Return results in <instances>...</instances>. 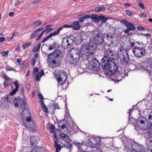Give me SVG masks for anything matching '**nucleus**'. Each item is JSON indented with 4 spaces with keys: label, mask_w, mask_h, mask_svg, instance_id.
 Masks as SVG:
<instances>
[{
    "label": "nucleus",
    "mask_w": 152,
    "mask_h": 152,
    "mask_svg": "<svg viewBox=\"0 0 152 152\" xmlns=\"http://www.w3.org/2000/svg\"><path fill=\"white\" fill-rule=\"evenodd\" d=\"M101 65L104 73L110 76L118 71L117 63L113 60H110L107 55L103 56Z\"/></svg>",
    "instance_id": "obj_1"
},
{
    "label": "nucleus",
    "mask_w": 152,
    "mask_h": 152,
    "mask_svg": "<svg viewBox=\"0 0 152 152\" xmlns=\"http://www.w3.org/2000/svg\"><path fill=\"white\" fill-rule=\"evenodd\" d=\"M62 53L59 49L54 50L48 56L47 62L49 67L53 68L58 65L62 56Z\"/></svg>",
    "instance_id": "obj_2"
},
{
    "label": "nucleus",
    "mask_w": 152,
    "mask_h": 152,
    "mask_svg": "<svg viewBox=\"0 0 152 152\" xmlns=\"http://www.w3.org/2000/svg\"><path fill=\"white\" fill-rule=\"evenodd\" d=\"M26 111L24 109L21 114L23 121L24 125L27 129L31 132H34L36 130V128L33 121L31 117L28 116L29 113L27 110Z\"/></svg>",
    "instance_id": "obj_3"
},
{
    "label": "nucleus",
    "mask_w": 152,
    "mask_h": 152,
    "mask_svg": "<svg viewBox=\"0 0 152 152\" xmlns=\"http://www.w3.org/2000/svg\"><path fill=\"white\" fill-rule=\"evenodd\" d=\"M91 37L96 45H101L104 41V37L102 33L99 29L93 30L91 32Z\"/></svg>",
    "instance_id": "obj_4"
},
{
    "label": "nucleus",
    "mask_w": 152,
    "mask_h": 152,
    "mask_svg": "<svg viewBox=\"0 0 152 152\" xmlns=\"http://www.w3.org/2000/svg\"><path fill=\"white\" fill-rule=\"evenodd\" d=\"M13 83L15 86V88L12 90L8 96H5L6 97L2 98L1 100V102L2 103L1 105L5 107H8L11 103L12 99L9 96H13L18 91L19 88V85L18 83L17 80L13 82Z\"/></svg>",
    "instance_id": "obj_5"
},
{
    "label": "nucleus",
    "mask_w": 152,
    "mask_h": 152,
    "mask_svg": "<svg viewBox=\"0 0 152 152\" xmlns=\"http://www.w3.org/2000/svg\"><path fill=\"white\" fill-rule=\"evenodd\" d=\"M88 45L86 44H83L82 45L81 49L80 50V56L81 58L84 60H87L89 58L90 54H92V52H91L90 50L91 49V47L93 48L94 50L96 49L95 46H90L89 45V50L88 48Z\"/></svg>",
    "instance_id": "obj_6"
},
{
    "label": "nucleus",
    "mask_w": 152,
    "mask_h": 152,
    "mask_svg": "<svg viewBox=\"0 0 152 152\" xmlns=\"http://www.w3.org/2000/svg\"><path fill=\"white\" fill-rule=\"evenodd\" d=\"M131 146L130 148L127 147L126 149L127 152H146L142 148V146L139 145L135 142H132L131 143Z\"/></svg>",
    "instance_id": "obj_7"
},
{
    "label": "nucleus",
    "mask_w": 152,
    "mask_h": 152,
    "mask_svg": "<svg viewBox=\"0 0 152 152\" xmlns=\"http://www.w3.org/2000/svg\"><path fill=\"white\" fill-rule=\"evenodd\" d=\"M54 73L58 82L59 83L61 82H62L60 83L61 85H63L66 81L67 78L66 73L65 72L62 70H58L55 71Z\"/></svg>",
    "instance_id": "obj_8"
},
{
    "label": "nucleus",
    "mask_w": 152,
    "mask_h": 152,
    "mask_svg": "<svg viewBox=\"0 0 152 152\" xmlns=\"http://www.w3.org/2000/svg\"><path fill=\"white\" fill-rule=\"evenodd\" d=\"M132 50L135 56L138 58L142 57L145 55L146 53L145 48L143 47L135 46Z\"/></svg>",
    "instance_id": "obj_9"
},
{
    "label": "nucleus",
    "mask_w": 152,
    "mask_h": 152,
    "mask_svg": "<svg viewBox=\"0 0 152 152\" xmlns=\"http://www.w3.org/2000/svg\"><path fill=\"white\" fill-rule=\"evenodd\" d=\"M88 67L90 69L97 72L100 69L99 63L97 59H93L89 63Z\"/></svg>",
    "instance_id": "obj_10"
},
{
    "label": "nucleus",
    "mask_w": 152,
    "mask_h": 152,
    "mask_svg": "<svg viewBox=\"0 0 152 152\" xmlns=\"http://www.w3.org/2000/svg\"><path fill=\"white\" fill-rule=\"evenodd\" d=\"M121 59V64L122 65L127 66L130 64V60L128 53H123L122 55L119 56Z\"/></svg>",
    "instance_id": "obj_11"
},
{
    "label": "nucleus",
    "mask_w": 152,
    "mask_h": 152,
    "mask_svg": "<svg viewBox=\"0 0 152 152\" xmlns=\"http://www.w3.org/2000/svg\"><path fill=\"white\" fill-rule=\"evenodd\" d=\"M13 102L14 103V105L16 107H18L19 106L21 108L25 107L26 104V100H22L20 99L15 98L13 100Z\"/></svg>",
    "instance_id": "obj_12"
},
{
    "label": "nucleus",
    "mask_w": 152,
    "mask_h": 152,
    "mask_svg": "<svg viewBox=\"0 0 152 152\" xmlns=\"http://www.w3.org/2000/svg\"><path fill=\"white\" fill-rule=\"evenodd\" d=\"M107 54H104V56L107 55L110 60L114 61L117 59L118 57L117 55L114 53L113 50L112 49L109 48L107 50Z\"/></svg>",
    "instance_id": "obj_13"
},
{
    "label": "nucleus",
    "mask_w": 152,
    "mask_h": 152,
    "mask_svg": "<svg viewBox=\"0 0 152 152\" xmlns=\"http://www.w3.org/2000/svg\"><path fill=\"white\" fill-rule=\"evenodd\" d=\"M125 74L124 73H122L121 71H118L113 74L111 76H114L117 78L115 79L118 82L121 81L125 76Z\"/></svg>",
    "instance_id": "obj_14"
},
{
    "label": "nucleus",
    "mask_w": 152,
    "mask_h": 152,
    "mask_svg": "<svg viewBox=\"0 0 152 152\" xmlns=\"http://www.w3.org/2000/svg\"><path fill=\"white\" fill-rule=\"evenodd\" d=\"M73 50L74 53H73L71 56L73 57V58L75 59L78 62L80 58L81 57L80 50L78 48H75Z\"/></svg>",
    "instance_id": "obj_15"
},
{
    "label": "nucleus",
    "mask_w": 152,
    "mask_h": 152,
    "mask_svg": "<svg viewBox=\"0 0 152 152\" xmlns=\"http://www.w3.org/2000/svg\"><path fill=\"white\" fill-rule=\"evenodd\" d=\"M126 27L127 28L124 31V33L126 34L130 31L134 30L136 29V27L134 26V24L132 23L129 22Z\"/></svg>",
    "instance_id": "obj_16"
},
{
    "label": "nucleus",
    "mask_w": 152,
    "mask_h": 152,
    "mask_svg": "<svg viewBox=\"0 0 152 152\" xmlns=\"http://www.w3.org/2000/svg\"><path fill=\"white\" fill-rule=\"evenodd\" d=\"M66 60L67 63L73 65L74 66L76 65L77 62L75 59L73 58V57L70 55H68L67 56Z\"/></svg>",
    "instance_id": "obj_17"
},
{
    "label": "nucleus",
    "mask_w": 152,
    "mask_h": 152,
    "mask_svg": "<svg viewBox=\"0 0 152 152\" xmlns=\"http://www.w3.org/2000/svg\"><path fill=\"white\" fill-rule=\"evenodd\" d=\"M65 42L67 43V45H69L71 47L73 42V40L70 37H65L63 39Z\"/></svg>",
    "instance_id": "obj_18"
},
{
    "label": "nucleus",
    "mask_w": 152,
    "mask_h": 152,
    "mask_svg": "<svg viewBox=\"0 0 152 152\" xmlns=\"http://www.w3.org/2000/svg\"><path fill=\"white\" fill-rule=\"evenodd\" d=\"M41 72H38L37 73L35 74L36 76V81H39L40 80V77H41L42 75L44 74V70L41 69Z\"/></svg>",
    "instance_id": "obj_19"
},
{
    "label": "nucleus",
    "mask_w": 152,
    "mask_h": 152,
    "mask_svg": "<svg viewBox=\"0 0 152 152\" xmlns=\"http://www.w3.org/2000/svg\"><path fill=\"white\" fill-rule=\"evenodd\" d=\"M62 134L61 136L62 140L67 143L70 142L71 140L68 136L63 133H62Z\"/></svg>",
    "instance_id": "obj_20"
},
{
    "label": "nucleus",
    "mask_w": 152,
    "mask_h": 152,
    "mask_svg": "<svg viewBox=\"0 0 152 152\" xmlns=\"http://www.w3.org/2000/svg\"><path fill=\"white\" fill-rule=\"evenodd\" d=\"M46 128L47 129L50 130V132L51 133H53L54 132L55 127L53 125L51 124L50 126L49 124L47 125H46Z\"/></svg>",
    "instance_id": "obj_21"
},
{
    "label": "nucleus",
    "mask_w": 152,
    "mask_h": 152,
    "mask_svg": "<svg viewBox=\"0 0 152 152\" xmlns=\"http://www.w3.org/2000/svg\"><path fill=\"white\" fill-rule=\"evenodd\" d=\"M37 138V137H36L34 136H32L30 138V141L31 144V145H33L35 144L36 143V140Z\"/></svg>",
    "instance_id": "obj_22"
},
{
    "label": "nucleus",
    "mask_w": 152,
    "mask_h": 152,
    "mask_svg": "<svg viewBox=\"0 0 152 152\" xmlns=\"http://www.w3.org/2000/svg\"><path fill=\"white\" fill-rule=\"evenodd\" d=\"M90 18L91 19L94 20L95 22L98 23L99 22V16L98 17L96 15H93L90 17Z\"/></svg>",
    "instance_id": "obj_23"
},
{
    "label": "nucleus",
    "mask_w": 152,
    "mask_h": 152,
    "mask_svg": "<svg viewBox=\"0 0 152 152\" xmlns=\"http://www.w3.org/2000/svg\"><path fill=\"white\" fill-rule=\"evenodd\" d=\"M55 144L54 147L55 148L56 151H60L61 149V145L57 143L56 141H55Z\"/></svg>",
    "instance_id": "obj_24"
},
{
    "label": "nucleus",
    "mask_w": 152,
    "mask_h": 152,
    "mask_svg": "<svg viewBox=\"0 0 152 152\" xmlns=\"http://www.w3.org/2000/svg\"><path fill=\"white\" fill-rule=\"evenodd\" d=\"M99 21L101 20V21L102 23H104L108 19V18H105V17L102 16L100 15L99 16Z\"/></svg>",
    "instance_id": "obj_25"
},
{
    "label": "nucleus",
    "mask_w": 152,
    "mask_h": 152,
    "mask_svg": "<svg viewBox=\"0 0 152 152\" xmlns=\"http://www.w3.org/2000/svg\"><path fill=\"white\" fill-rule=\"evenodd\" d=\"M143 69L146 71L147 72H148L150 74V75H151V66H147L146 65L145 66H143Z\"/></svg>",
    "instance_id": "obj_26"
},
{
    "label": "nucleus",
    "mask_w": 152,
    "mask_h": 152,
    "mask_svg": "<svg viewBox=\"0 0 152 152\" xmlns=\"http://www.w3.org/2000/svg\"><path fill=\"white\" fill-rule=\"evenodd\" d=\"M54 35L53 33H50L49 34L48 36L45 38L42 41V43H45L46 41H47L49 38H51L53 36H54Z\"/></svg>",
    "instance_id": "obj_27"
},
{
    "label": "nucleus",
    "mask_w": 152,
    "mask_h": 152,
    "mask_svg": "<svg viewBox=\"0 0 152 152\" xmlns=\"http://www.w3.org/2000/svg\"><path fill=\"white\" fill-rule=\"evenodd\" d=\"M41 44L40 43L38 44V45L37 46H36L32 49V51L34 53L36 52L38 50H39L40 47L41 46Z\"/></svg>",
    "instance_id": "obj_28"
},
{
    "label": "nucleus",
    "mask_w": 152,
    "mask_h": 152,
    "mask_svg": "<svg viewBox=\"0 0 152 152\" xmlns=\"http://www.w3.org/2000/svg\"><path fill=\"white\" fill-rule=\"evenodd\" d=\"M105 8L103 7H97L95 9V11L96 12H99L103 11L104 10Z\"/></svg>",
    "instance_id": "obj_29"
},
{
    "label": "nucleus",
    "mask_w": 152,
    "mask_h": 152,
    "mask_svg": "<svg viewBox=\"0 0 152 152\" xmlns=\"http://www.w3.org/2000/svg\"><path fill=\"white\" fill-rule=\"evenodd\" d=\"M38 31L36 29L34 31V32L32 33L30 36V38L31 39L35 38L38 34Z\"/></svg>",
    "instance_id": "obj_30"
},
{
    "label": "nucleus",
    "mask_w": 152,
    "mask_h": 152,
    "mask_svg": "<svg viewBox=\"0 0 152 152\" xmlns=\"http://www.w3.org/2000/svg\"><path fill=\"white\" fill-rule=\"evenodd\" d=\"M61 45L62 47L65 49L70 47L69 45H67V43L66 42H65L63 40H62L61 43Z\"/></svg>",
    "instance_id": "obj_31"
},
{
    "label": "nucleus",
    "mask_w": 152,
    "mask_h": 152,
    "mask_svg": "<svg viewBox=\"0 0 152 152\" xmlns=\"http://www.w3.org/2000/svg\"><path fill=\"white\" fill-rule=\"evenodd\" d=\"M63 28H64V27L63 26H61L58 28L57 31H55L54 33H53V34L54 36L58 34L59 33L60 31Z\"/></svg>",
    "instance_id": "obj_32"
},
{
    "label": "nucleus",
    "mask_w": 152,
    "mask_h": 152,
    "mask_svg": "<svg viewBox=\"0 0 152 152\" xmlns=\"http://www.w3.org/2000/svg\"><path fill=\"white\" fill-rule=\"evenodd\" d=\"M64 121V120L63 121H61L58 123V126H61V128L62 129H64L66 127V125L64 124H62V123H64V122H63Z\"/></svg>",
    "instance_id": "obj_33"
},
{
    "label": "nucleus",
    "mask_w": 152,
    "mask_h": 152,
    "mask_svg": "<svg viewBox=\"0 0 152 152\" xmlns=\"http://www.w3.org/2000/svg\"><path fill=\"white\" fill-rule=\"evenodd\" d=\"M124 50L125 51L126 50V49H124L123 47H121L119 48V49L118 50V56H120V54L121 56V54H122V51Z\"/></svg>",
    "instance_id": "obj_34"
},
{
    "label": "nucleus",
    "mask_w": 152,
    "mask_h": 152,
    "mask_svg": "<svg viewBox=\"0 0 152 152\" xmlns=\"http://www.w3.org/2000/svg\"><path fill=\"white\" fill-rule=\"evenodd\" d=\"M42 24V21L41 20H37L33 24V25L35 26L36 27L39 26Z\"/></svg>",
    "instance_id": "obj_35"
},
{
    "label": "nucleus",
    "mask_w": 152,
    "mask_h": 152,
    "mask_svg": "<svg viewBox=\"0 0 152 152\" xmlns=\"http://www.w3.org/2000/svg\"><path fill=\"white\" fill-rule=\"evenodd\" d=\"M129 123L130 124H134V123L135 122V119L133 118L132 117H131V116H129Z\"/></svg>",
    "instance_id": "obj_36"
},
{
    "label": "nucleus",
    "mask_w": 152,
    "mask_h": 152,
    "mask_svg": "<svg viewBox=\"0 0 152 152\" xmlns=\"http://www.w3.org/2000/svg\"><path fill=\"white\" fill-rule=\"evenodd\" d=\"M31 45V42H28L24 44L22 47L23 48V49H24L26 48H27Z\"/></svg>",
    "instance_id": "obj_37"
},
{
    "label": "nucleus",
    "mask_w": 152,
    "mask_h": 152,
    "mask_svg": "<svg viewBox=\"0 0 152 152\" xmlns=\"http://www.w3.org/2000/svg\"><path fill=\"white\" fill-rule=\"evenodd\" d=\"M144 119V118L143 117H142L138 118L137 121L138 122H140L142 124L145 123L144 121L143 120Z\"/></svg>",
    "instance_id": "obj_38"
},
{
    "label": "nucleus",
    "mask_w": 152,
    "mask_h": 152,
    "mask_svg": "<svg viewBox=\"0 0 152 152\" xmlns=\"http://www.w3.org/2000/svg\"><path fill=\"white\" fill-rule=\"evenodd\" d=\"M68 144L66 145V147L68 149H70L71 150L72 149V146L73 144L72 143H70V142L68 143Z\"/></svg>",
    "instance_id": "obj_39"
},
{
    "label": "nucleus",
    "mask_w": 152,
    "mask_h": 152,
    "mask_svg": "<svg viewBox=\"0 0 152 152\" xmlns=\"http://www.w3.org/2000/svg\"><path fill=\"white\" fill-rule=\"evenodd\" d=\"M8 52V51L7 50L2 52L1 53V54L4 57H7V56Z\"/></svg>",
    "instance_id": "obj_40"
},
{
    "label": "nucleus",
    "mask_w": 152,
    "mask_h": 152,
    "mask_svg": "<svg viewBox=\"0 0 152 152\" xmlns=\"http://www.w3.org/2000/svg\"><path fill=\"white\" fill-rule=\"evenodd\" d=\"M107 37L108 40L109 39L110 37L111 39L113 38V35L110 33H109L107 34Z\"/></svg>",
    "instance_id": "obj_41"
},
{
    "label": "nucleus",
    "mask_w": 152,
    "mask_h": 152,
    "mask_svg": "<svg viewBox=\"0 0 152 152\" xmlns=\"http://www.w3.org/2000/svg\"><path fill=\"white\" fill-rule=\"evenodd\" d=\"M120 22L121 23L124 24L126 26L129 22H128L125 19L123 20H122Z\"/></svg>",
    "instance_id": "obj_42"
},
{
    "label": "nucleus",
    "mask_w": 152,
    "mask_h": 152,
    "mask_svg": "<svg viewBox=\"0 0 152 152\" xmlns=\"http://www.w3.org/2000/svg\"><path fill=\"white\" fill-rule=\"evenodd\" d=\"M148 118L150 123L152 122V112L150 113L148 117Z\"/></svg>",
    "instance_id": "obj_43"
},
{
    "label": "nucleus",
    "mask_w": 152,
    "mask_h": 152,
    "mask_svg": "<svg viewBox=\"0 0 152 152\" xmlns=\"http://www.w3.org/2000/svg\"><path fill=\"white\" fill-rule=\"evenodd\" d=\"M148 136L149 137L152 138V129H150L147 132Z\"/></svg>",
    "instance_id": "obj_44"
},
{
    "label": "nucleus",
    "mask_w": 152,
    "mask_h": 152,
    "mask_svg": "<svg viewBox=\"0 0 152 152\" xmlns=\"http://www.w3.org/2000/svg\"><path fill=\"white\" fill-rule=\"evenodd\" d=\"M6 68L8 70L10 71V70H12V71H16V70H13L12 69V68L10 66H9L8 65H7L6 66Z\"/></svg>",
    "instance_id": "obj_45"
},
{
    "label": "nucleus",
    "mask_w": 152,
    "mask_h": 152,
    "mask_svg": "<svg viewBox=\"0 0 152 152\" xmlns=\"http://www.w3.org/2000/svg\"><path fill=\"white\" fill-rule=\"evenodd\" d=\"M86 36L85 35V34H83L82 35H81L80 36V38H81V41L82 42L84 40H86Z\"/></svg>",
    "instance_id": "obj_46"
},
{
    "label": "nucleus",
    "mask_w": 152,
    "mask_h": 152,
    "mask_svg": "<svg viewBox=\"0 0 152 152\" xmlns=\"http://www.w3.org/2000/svg\"><path fill=\"white\" fill-rule=\"evenodd\" d=\"M126 13L127 15L130 16H132L133 15L132 12L129 10H127L126 11Z\"/></svg>",
    "instance_id": "obj_47"
},
{
    "label": "nucleus",
    "mask_w": 152,
    "mask_h": 152,
    "mask_svg": "<svg viewBox=\"0 0 152 152\" xmlns=\"http://www.w3.org/2000/svg\"><path fill=\"white\" fill-rule=\"evenodd\" d=\"M75 145L77 146L78 148H80V146L83 145V143H79L78 142H75Z\"/></svg>",
    "instance_id": "obj_48"
},
{
    "label": "nucleus",
    "mask_w": 152,
    "mask_h": 152,
    "mask_svg": "<svg viewBox=\"0 0 152 152\" xmlns=\"http://www.w3.org/2000/svg\"><path fill=\"white\" fill-rule=\"evenodd\" d=\"M80 25H79L78 26H74L73 25V26L72 28H73V29L74 30H78L80 29Z\"/></svg>",
    "instance_id": "obj_49"
},
{
    "label": "nucleus",
    "mask_w": 152,
    "mask_h": 152,
    "mask_svg": "<svg viewBox=\"0 0 152 152\" xmlns=\"http://www.w3.org/2000/svg\"><path fill=\"white\" fill-rule=\"evenodd\" d=\"M43 109L44 112L45 113H47L48 112V108L47 107L44 105L43 106Z\"/></svg>",
    "instance_id": "obj_50"
},
{
    "label": "nucleus",
    "mask_w": 152,
    "mask_h": 152,
    "mask_svg": "<svg viewBox=\"0 0 152 152\" xmlns=\"http://www.w3.org/2000/svg\"><path fill=\"white\" fill-rule=\"evenodd\" d=\"M64 28H72L73 26V25L65 24L63 25Z\"/></svg>",
    "instance_id": "obj_51"
},
{
    "label": "nucleus",
    "mask_w": 152,
    "mask_h": 152,
    "mask_svg": "<svg viewBox=\"0 0 152 152\" xmlns=\"http://www.w3.org/2000/svg\"><path fill=\"white\" fill-rule=\"evenodd\" d=\"M10 83H9L7 81H4V86L5 88H6L8 86H10Z\"/></svg>",
    "instance_id": "obj_52"
},
{
    "label": "nucleus",
    "mask_w": 152,
    "mask_h": 152,
    "mask_svg": "<svg viewBox=\"0 0 152 152\" xmlns=\"http://www.w3.org/2000/svg\"><path fill=\"white\" fill-rule=\"evenodd\" d=\"M55 48V45L53 44L50 45L49 46V50H53Z\"/></svg>",
    "instance_id": "obj_53"
},
{
    "label": "nucleus",
    "mask_w": 152,
    "mask_h": 152,
    "mask_svg": "<svg viewBox=\"0 0 152 152\" xmlns=\"http://www.w3.org/2000/svg\"><path fill=\"white\" fill-rule=\"evenodd\" d=\"M87 145L90 147H94V145L91 142H88L87 143Z\"/></svg>",
    "instance_id": "obj_54"
},
{
    "label": "nucleus",
    "mask_w": 152,
    "mask_h": 152,
    "mask_svg": "<svg viewBox=\"0 0 152 152\" xmlns=\"http://www.w3.org/2000/svg\"><path fill=\"white\" fill-rule=\"evenodd\" d=\"M138 5L142 9H145V7L144 6V4L140 2H139L138 4Z\"/></svg>",
    "instance_id": "obj_55"
},
{
    "label": "nucleus",
    "mask_w": 152,
    "mask_h": 152,
    "mask_svg": "<svg viewBox=\"0 0 152 152\" xmlns=\"http://www.w3.org/2000/svg\"><path fill=\"white\" fill-rule=\"evenodd\" d=\"M42 0H35L32 2V4H36L38 3L41 2Z\"/></svg>",
    "instance_id": "obj_56"
},
{
    "label": "nucleus",
    "mask_w": 152,
    "mask_h": 152,
    "mask_svg": "<svg viewBox=\"0 0 152 152\" xmlns=\"http://www.w3.org/2000/svg\"><path fill=\"white\" fill-rule=\"evenodd\" d=\"M43 35V34H42V33H40L37 37V38L36 40H38L40 39L42 37Z\"/></svg>",
    "instance_id": "obj_57"
},
{
    "label": "nucleus",
    "mask_w": 152,
    "mask_h": 152,
    "mask_svg": "<svg viewBox=\"0 0 152 152\" xmlns=\"http://www.w3.org/2000/svg\"><path fill=\"white\" fill-rule=\"evenodd\" d=\"M38 98L41 100H42L43 99V97L41 93H39L38 95Z\"/></svg>",
    "instance_id": "obj_58"
},
{
    "label": "nucleus",
    "mask_w": 152,
    "mask_h": 152,
    "mask_svg": "<svg viewBox=\"0 0 152 152\" xmlns=\"http://www.w3.org/2000/svg\"><path fill=\"white\" fill-rule=\"evenodd\" d=\"M137 29H138V30L140 31H142L145 30L144 28L141 26H138L137 27Z\"/></svg>",
    "instance_id": "obj_59"
},
{
    "label": "nucleus",
    "mask_w": 152,
    "mask_h": 152,
    "mask_svg": "<svg viewBox=\"0 0 152 152\" xmlns=\"http://www.w3.org/2000/svg\"><path fill=\"white\" fill-rule=\"evenodd\" d=\"M149 61L148 62V64H150V66H151V67H152V58H151V59H149Z\"/></svg>",
    "instance_id": "obj_60"
},
{
    "label": "nucleus",
    "mask_w": 152,
    "mask_h": 152,
    "mask_svg": "<svg viewBox=\"0 0 152 152\" xmlns=\"http://www.w3.org/2000/svg\"><path fill=\"white\" fill-rule=\"evenodd\" d=\"M31 64L33 66L35 64V59L34 58H32L31 59Z\"/></svg>",
    "instance_id": "obj_61"
},
{
    "label": "nucleus",
    "mask_w": 152,
    "mask_h": 152,
    "mask_svg": "<svg viewBox=\"0 0 152 152\" xmlns=\"http://www.w3.org/2000/svg\"><path fill=\"white\" fill-rule=\"evenodd\" d=\"M78 20L80 22L83 23L84 21V19L83 17H80L78 18Z\"/></svg>",
    "instance_id": "obj_62"
},
{
    "label": "nucleus",
    "mask_w": 152,
    "mask_h": 152,
    "mask_svg": "<svg viewBox=\"0 0 152 152\" xmlns=\"http://www.w3.org/2000/svg\"><path fill=\"white\" fill-rule=\"evenodd\" d=\"M147 137L148 138L146 139L147 141L149 142H152V139L151 138H152L149 137H148V136Z\"/></svg>",
    "instance_id": "obj_63"
},
{
    "label": "nucleus",
    "mask_w": 152,
    "mask_h": 152,
    "mask_svg": "<svg viewBox=\"0 0 152 152\" xmlns=\"http://www.w3.org/2000/svg\"><path fill=\"white\" fill-rule=\"evenodd\" d=\"M3 77L7 80H9L10 78L8 76L6 75H3Z\"/></svg>",
    "instance_id": "obj_64"
}]
</instances>
